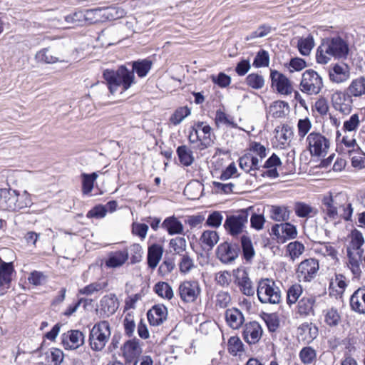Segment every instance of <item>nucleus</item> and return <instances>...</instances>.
I'll list each match as a JSON object with an SVG mask.
<instances>
[{"instance_id":"423d86ee","label":"nucleus","mask_w":365,"mask_h":365,"mask_svg":"<svg viewBox=\"0 0 365 365\" xmlns=\"http://www.w3.org/2000/svg\"><path fill=\"white\" fill-rule=\"evenodd\" d=\"M322 78L313 69L306 70L302 73L300 90L308 95L318 94L323 88Z\"/></svg>"},{"instance_id":"72a5a7b5","label":"nucleus","mask_w":365,"mask_h":365,"mask_svg":"<svg viewBox=\"0 0 365 365\" xmlns=\"http://www.w3.org/2000/svg\"><path fill=\"white\" fill-rule=\"evenodd\" d=\"M153 291L155 294H157L160 297L171 299L173 296V290L172 287L169 283L166 282H158L153 287Z\"/></svg>"},{"instance_id":"1a4fd4ad","label":"nucleus","mask_w":365,"mask_h":365,"mask_svg":"<svg viewBox=\"0 0 365 365\" xmlns=\"http://www.w3.org/2000/svg\"><path fill=\"white\" fill-rule=\"evenodd\" d=\"M216 257L223 264L232 263L240 252V247L238 243L225 241L217 245Z\"/></svg>"},{"instance_id":"2f4dec72","label":"nucleus","mask_w":365,"mask_h":365,"mask_svg":"<svg viewBox=\"0 0 365 365\" xmlns=\"http://www.w3.org/2000/svg\"><path fill=\"white\" fill-rule=\"evenodd\" d=\"M6 194L2 202L1 209L8 211L16 212V203L19 199V191L11 188L6 189Z\"/></svg>"},{"instance_id":"052dcab7","label":"nucleus","mask_w":365,"mask_h":365,"mask_svg":"<svg viewBox=\"0 0 365 365\" xmlns=\"http://www.w3.org/2000/svg\"><path fill=\"white\" fill-rule=\"evenodd\" d=\"M178 266L180 273L186 274L194 267L193 259L187 253L182 255Z\"/></svg>"},{"instance_id":"13d9d810","label":"nucleus","mask_w":365,"mask_h":365,"mask_svg":"<svg viewBox=\"0 0 365 365\" xmlns=\"http://www.w3.org/2000/svg\"><path fill=\"white\" fill-rule=\"evenodd\" d=\"M106 286H107L106 282L101 283V282H96L91 283V284L85 286L82 289H80L78 290V293L80 294H83V295H91L94 292H97L98 291L103 289L104 288L106 287Z\"/></svg>"},{"instance_id":"a878e982","label":"nucleus","mask_w":365,"mask_h":365,"mask_svg":"<svg viewBox=\"0 0 365 365\" xmlns=\"http://www.w3.org/2000/svg\"><path fill=\"white\" fill-rule=\"evenodd\" d=\"M14 272H15L14 263L6 262L0 258V287L11 284Z\"/></svg>"},{"instance_id":"393cba45","label":"nucleus","mask_w":365,"mask_h":365,"mask_svg":"<svg viewBox=\"0 0 365 365\" xmlns=\"http://www.w3.org/2000/svg\"><path fill=\"white\" fill-rule=\"evenodd\" d=\"M269 213L272 220L285 222L289 220L292 210L285 205H272Z\"/></svg>"},{"instance_id":"f704fd0d","label":"nucleus","mask_w":365,"mask_h":365,"mask_svg":"<svg viewBox=\"0 0 365 365\" xmlns=\"http://www.w3.org/2000/svg\"><path fill=\"white\" fill-rule=\"evenodd\" d=\"M219 239L218 233L216 231L205 230L202 233L200 240L202 246L207 247L209 250H212L218 242Z\"/></svg>"},{"instance_id":"ea45409f","label":"nucleus","mask_w":365,"mask_h":365,"mask_svg":"<svg viewBox=\"0 0 365 365\" xmlns=\"http://www.w3.org/2000/svg\"><path fill=\"white\" fill-rule=\"evenodd\" d=\"M245 84L255 90L262 88L265 83L264 77L257 73L248 74L245 79Z\"/></svg>"},{"instance_id":"4c0bfd02","label":"nucleus","mask_w":365,"mask_h":365,"mask_svg":"<svg viewBox=\"0 0 365 365\" xmlns=\"http://www.w3.org/2000/svg\"><path fill=\"white\" fill-rule=\"evenodd\" d=\"M304 250V244L297 240L291 242L286 246V252L292 261L302 255Z\"/></svg>"},{"instance_id":"9b49d317","label":"nucleus","mask_w":365,"mask_h":365,"mask_svg":"<svg viewBox=\"0 0 365 365\" xmlns=\"http://www.w3.org/2000/svg\"><path fill=\"white\" fill-rule=\"evenodd\" d=\"M201 292L197 281H184L178 287L180 299L186 303L194 302Z\"/></svg>"},{"instance_id":"3c124183","label":"nucleus","mask_w":365,"mask_h":365,"mask_svg":"<svg viewBox=\"0 0 365 365\" xmlns=\"http://www.w3.org/2000/svg\"><path fill=\"white\" fill-rule=\"evenodd\" d=\"M346 255L349 259V264L351 266L350 269L351 272L353 273L355 277H359L361 273L359 264V262L361 260L355 257L353 252L351 250V248L349 247L346 248Z\"/></svg>"},{"instance_id":"5fc2aeb1","label":"nucleus","mask_w":365,"mask_h":365,"mask_svg":"<svg viewBox=\"0 0 365 365\" xmlns=\"http://www.w3.org/2000/svg\"><path fill=\"white\" fill-rule=\"evenodd\" d=\"M210 78L215 85L222 88H227L231 83V77L224 72H220L217 75H212Z\"/></svg>"},{"instance_id":"a18cd8bd","label":"nucleus","mask_w":365,"mask_h":365,"mask_svg":"<svg viewBox=\"0 0 365 365\" xmlns=\"http://www.w3.org/2000/svg\"><path fill=\"white\" fill-rule=\"evenodd\" d=\"M228 352L232 356L244 351V344L237 336H231L227 341Z\"/></svg>"},{"instance_id":"a19ab883","label":"nucleus","mask_w":365,"mask_h":365,"mask_svg":"<svg viewBox=\"0 0 365 365\" xmlns=\"http://www.w3.org/2000/svg\"><path fill=\"white\" fill-rule=\"evenodd\" d=\"M351 96L359 97L365 93V78L360 77L353 80L348 88Z\"/></svg>"},{"instance_id":"473e14b6","label":"nucleus","mask_w":365,"mask_h":365,"mask_svg":"<svg viewBox=\"0 0 365 365\" xmlns=\"http://www.w3.org/2000/svg\"><path fill=\"white\" fill-rule=\"evenodd\" d=\"M294 210L295 215L298 217L301 218H309L318 213V210L317 209L312 207L310 205L301 201H297L294 203Z\"/></svg>"},{"instance_id":"7c9ffc66","label":"nucleus","mask_w":365,"mask_h":365,"mask_svg":"<svg viewBox=\"0 0 365 365\" xmlns=\"http://www.w3.org/2000/svg\"><path fill=\"white\" fill-rule=\"evenodd\" d=\"M98 177L97 172H93L91 173H82L81 174V190L84 195H88L92 192L94 183Z\"/></svg>"},{"instance_id":"4d7b16f0","label":"nucleus","mask_w":365,"mask_h":365,"mask_svg":"<svg viewBox=\"0 0 365 365\" xmlns=\"http://www.w3.org/2000/svg\"><path fill=\"white\" fill-rule=\"evenodd\" d=\"M222 220L223 216L220 211H212L208 215L205 225L212 228H217L221 225Z\"/></svg>"},{"instance_id":"8fccbe9b","label":"nucleus","mask_w":365,"mask_h":365,"mask_svg":"<svg viewBox=\"0 0 365 365\" xmlns=\"http://www.w3.org/2000/svg\"><path fill=\"white\" fill-rule=\"evenodd\" d=\"M289 72L300 71L307 66V62L304 58L299 57H292L289 61L284 64Z\"/></svg>"},{"instance_id":"7ed1b4c3","label":"nucleus","mask_w":365,"mask_h":365,"mask_svg":"<svg viewBox=\"0 0 365 365\" xmlns=\"http://www.w3.org/2000/svg\"><path fill=\"white\" fill-rule=\"evenodd\" d=\"M110 326L108 321L103 320L94 324L89 333L91 348L96 351H101L110 336Z\"/></svg>"},{"instance_id":"b1692460","label":"nucleus","mask_w":365,"mask_h":365,"mask_svg":"<svg viewBox=\"0 0 365 365\" xmlns=\"http://www.w3.org/2000/svg\"><path fill=\"white\" fill-rule=\"evenodd\" d=\"M161 227L166 230L169 235L183 233V225L175 215L166 217L162 222Z\"/></svg>"},{"instance_id":"f257e3e1","label":"nucleus","mask_w":365,"mask_h":365,"mask_svg":"<svg viewBox=\"0 0 365 365\" xmlns=\"http://www.w3.org/2000/svg\"><path fill=\"white\" fill-rule=\"evenodd\" d=\"M102 77L112 95L119 87H122L123 91H125L136 83L133 71L128 68L125 64L120 65L116 70L110 68L103 70Z\"/></svg>"},{"instance_id":"de8ad7c7","label":"nucleus","mask_w":365,"mask_h":365,"mask_svg":"<svg viewBox=\"0 0 365 365\" xmlns=\"http://www.w3.org/2000/svg\"><path fill=\"white\" fill-rule=\"evenodd\" d=\"M262 319L266 324L268 331L271 333L276 331L279 327V318L274 314L263 312Z\"/></svg>"},{"instance_id":"4be33fe9","label":"nucleus","mask_w":365,"mask_h":365,"mask_svg":"<svg viewBox=\"0 0 365 365\" xmlns=\"http://www.w3.org/2000/svg\"><path fill=\"white\" fill-rule=\"evenodd\" d=\"M225 316L227 324L233 329H240L245 322L242 312L237 308L227 309Z\"/></svg>"},{"instance_id":"864d4df0","label":"nucleus","mask_w":365,"mask_h":365,"mask_svg":"<svg viewBox=\"0 0 365 365\" xmlns=\"http://www.w3.org/2000/svg\"><path fill=\"white\" fill-rule=\"evenodd\" d=\"M101 12V8L85 10L86 25L94 24L102 21Z\"/></svg>"},{"instance_id":"39448f33","label":"nucleus","mask_w":365,"mask_h":365,"mask_svg":"<svg viewBox=\"0 0 365 365\" xmlns=\"http://www.w3.org/2000/svg\"><path fill=\"white\" fill-rule=\"evenodd\" d=\"M322 46H325V53L335 59L345 60L349 54L348 42L339 36L322 38Z\"/></svg>"},{"instance_id":"c03bdc74","label":"nucleus","mask_w":365,"mask_h":365,"mask_svg":"<svg viewBox=\"0 0 365 365\" xmlns=\"http://www.w3.org/2000/svg\"><path fill=\"white\" fill-rule=\"evenodd\" d=\"M269 54L267 51L264 49H260L254 58L252 62V66L259 68L267 67L269 64Z\"/></svg>"},{"instance_id":"ddd939ff","label":"nucleus","mask_w":365,"mask_h":365,"mask_svg":"<svg viewBox=\"0 0 365 365\" xmlns=\"http://www.w3.org/2000/svg\"><path fill=\"white\" fill-rule=\"evenodd\" d=\"M140 340L135 336L128 339L120 347L122 356L124 357L126 363H132L133 361L139 358L143 349L140 344Z\"/></svg>"},{"instance_id":"dca6fc26","label":"nucleus","mask_w":365,"mask_h":365,"mask_svg":"<svg viewBox=\"0 0 365 365\" xmlns=\"http://www.w3.org/2000/svg\"><path fill=\"white\" fill-rule=\"evenodd\" d=\"M85 336L78 329H72L63 334L61 338V344L65 349H76L83 344Z\"/></svg>"},{"instance_id":"412c9836","label":"nucleus","mask_w":365,"mask_h":365,"mask_svg":"<svg viewBox=\"0 0 365 365\" xmlns=\"http://www.w3.org/2000/svg\"><path fill=\"white\" fill-rule=\"evenodd\" d=\"M351 309L359 314H365V287H359L350 297Z\"/></svg>"},{"instance_id":"aec40b11","label":"nucleus","mask_w":365,"mask_h":365,"mask_svg":"<svg viewBox=\"0 0 365 365\" xmlns=\"http://www.w3.org/2000/svg\"><path fill=\"white\" fill-rule=\"evenodd\" d=\"M127 65L131 67L133 74H137L139 78L145 77L150 71L153 62L148 58L143 59H138L127 63Z\"/></svg>"},{"instance_id":"37998d69","label":"nucleus","mask_w":365,"mask_h":365,"mask_svg":"<svg viewBox=\"0 0 365 365\" xmlns=\"http://www.w3.org/2000/svg\"><path fill=\"white\" fill-rule=\"evenodd\" d=\"M191 110L187 106L178 108L170 117V121L174 125L180 124L186 117L190 115Z\"/></svg>"},{"instance_id":"9d476101","label":"nucleus","mask_w":365,"mask_h":365,"mask_svg":"<svg viewBox=\"0 0 365 365\" xmlns=\"http://www.w3.org/2000/svg\"><path fill=\"white\" fill-rule=\"evenodd\" d=\"M269 79L271 81V87L274 88L277 93L285 96L292 93V86L291 81L282 73L275 69H271Z\"/></svg>"},{"instance_id":"6e6552de","label":"nucleus","mask_w":365,"mask_h":365,"mask_svg":"<svg viewBox=\"0 0 365 365\" xmlns=\"http://www.w3.org/2000/svg\"><path fill=\"white\" fill-rule=\"evenodd\" d=\"M297 227L289 222L274 224L271 227L270 235L278 244H284L294 240L297 236Z\"/></svg>"},{"instance_id":"0eeeda50","label":"nucleus","mask_w":365,"mask_h":365,"mask_svg":"<svg viewBox=\"0 0 365 365\" xmlns=\"http://www.w3.org/2000/svg\"><path fill=\"white\" fill-rule=\"evenodd\" d=\"M307 149L312 156H324L328 153L329 140L319 132H311L307 137Z\"/></svg>"},{"instance_id":"5701e85b","label":"nucleus","mask_w":365,"mask_h":365,"mask_svg":"<svg viewBox=\"0 0 365 365\" xmlns=\"http://www.w3.org/2000/svg\"><path fill=\"white\" fill-rule=\"evenodd\" d=\"M163 254L162 245L153 243L148 247L147 254V264L148 267L154 269L158 266Z\"/></svg>"},{"instance_id":"20e7f679","label":"nucleus","mask_w":365,"mask_h":365,"mask_svg":"<svg viewBox=\"0 0 365 365\" xmlns=\"http://www.w3.org/2000/svg\"><path fill=\"white\" fill-rule=\"evenodd\" d=\"M257 294L262 304H279L281 299L280 290L275 282L269 278H262L258 282Z\"/></svg>"},{"instance_id":"e433bc0d","label":"nucleus","mask_w":365,"mask_h":365,"mask_svg":"<svg viewBox=\"0 0 365 365\" xmlns=\"http://www.w3.org/2000/svg\"><path fill=\"white\" fill-rule=\"evenodd\" d=\"M250 227L257 231L262 230L266 222L264 214L259 212V209H257V212H256L255 207L252 206V210L250 211Z\"/></svg>"},{"instance_id":"338daca9","label":"nucleus","mask_w":365,"mask_h":365,"mask_svg":"<svg viewBox=\"0 0 365 365\" xmlns=\"http://www.w3.org/2000/svg\"><path fill=\"white\" fill-rule=\"evenodd\" d=\"M359 117L357 113L351 115L349 120H345L343 125L344 132L355 131L359 125Z\"/></svg>"},{"instance_id":"49530a36","label":"nucleus","mask_w":365,"mask_h":365,"mask_svg":"<svg viewBox=\"0 0 365 365\" xmlns=\"http://www.w3.org/2000/svg\"><path fill=\"white\" fill-rule=\"evenodd\" d=\"M299 356L303 364H311L317 358V352L312 346H304L300 350Z\"/></svg>"},{"instance_id":"c85d7f7f","label":"nucleus","mask_w":365,"mask_h":365,"mask_svg":"<svg viewBox=\"0 0 365 365\" xmlns=\"http://www.w3.org/2000/svg\"><path fill=\"white\" fill-rule=\"evenodd\" d=\"M176 153L180 163L184 167L190 166L195 161L192 151L185 145H179Z\"/></svg>"},{"instance_id":"09e8293b","label":"nucleus","mask_w":365,"mask_h":365,"mask_svg":"<svg viewBox=\"0 0 365 365\" xmlns=\"http://www.w3.org/2000/svg\"><path fill=\"white\" fill-rule=\"evenodd\" d=\"M85 17V11H76L65 16V21L76 26H83L86 25Z\"/></svg>"},{"instance_id":"2eb2a0df","label":"nucleus","mask_w":365,"mask_h":365,"mask_svg":"<svg viewBox=\"0 0 365 365\" xmlns=\"http://www.w3.org/2000/svg\"><path fill=\"white\" fill-rule=\"evenodd\" d=\"M262 333L263 330L259 323L252 321L245 325L242 336L247 344H255L260 340Z\"/></svg>"},{"instance_id":"c756f323","label":"nucleus","mask_w":365,"mask_h":365,"mask_svg":"<svg viewBox=\"0 0 365 365\" xmlns=\"http://www.w3.org/2000/svg\"><path fill=\"white\" fill-rule=\"evenodd\" d=\"M242 256L246 262H251L255 255V251L251 238L245 235L240 237Z\"/></svg>"},{"instance_id":"4468645a","label":"nucleus","mask_w":365,"mask_h":365,"mask_svg":"<svg viewBox=\"0 0 365 365\" xmlns=\"http://www.w3.org/2000/svg\"><path fill=\"white\" fill-rule=\"evenodd\" d=\"M233 277L235 283L239 287L240 290L243 294L249 297L255 294V289L252 286V282L245 269L238 268L234 270Z\"/></svg>"},{"instance_id":"58836bf2","label":"nucleus","mask_w":365,"mask_h":365,"mask_svg":"<svg viewBox=\"0 0 365 365\" xmlns=\"http://www.w3.org/2000/svg\"><path fill=\"white\" fill-rule=\"evenodd\" d=\"M314 46V37L309 34L306 38L299 39L297 48L299 53L304 56H309Z\"/></svg>"},{"instance_id":"774afa93","label":"nucleus","mask_w":365,"mask_h":365,"mask_svg":"<svg viewBox=\"0 0 365 365\" xmlns=\"http://www.w3.org/2000/svg\"><path fill=\"white\" fill-rule=\"evenodd\" d=\"M47 277L41 271H32L29 277V282L34 286H39L43 282H46Z\"/></svg>"},{"instance_id":"bb28decb","label":"nucleus","mask_w":365,"mask_h":365,"mask_svg":"<svg viewBox=\"0 0 365 365\" xmlns=\"http://www.w3.org/2000/svg\"><path fill=\"white\" fill-rule=\"evenodd\" d=\"M118 304L115 294L104 296L100 301L101 310L107 316L113 314L118 309Z\"/></svg>"},{"instance_id":"6ab92c4d","label":"nucleus","mask_w":365,"mask_h":365,"mask_svg":"<svg viewBox=\"0 0 365 365\" xmlns=\"http://www.w3.org/2000/svg\"><path fill=\"white\" fill-rule=\"evenodd\" d=\"M129 258V252L127 248L122 250L112 251L108 254L106 260V266L109 268L121 267Z\"/></svg>"},{"instance_id":"a211bd4d","label":"nucleus","mask_w":365,"mask_h":365,"mask_svg":"<svg viewBox=\"0 0 365 365\" xmlns=\"http://www.w3.org/2000/svg\"><path fill=\"white\" fill-rule=\"evenodd\" d=\"M350 77L349 68L347 64L344 66L339 63H334L330 66L329 70V80L336 83H341L346 81Z\"/></svg>"},{"instance_id":"c9c22d12","label":"nucleus","mask_w":365,"mask_h":365,"mask_svg":"<svg viewBox=\"0 0 365 365\" xmlns=\"http://www.w3.org/2000/svg\"><path fill=\"white\" fill-rule=\"evenodd\" d=\"M101 16L102 21H113L123 17L125 14L124 10L115 7L101 8Z\"/></svg>"},{"instance_id":"f03ea898","label":"nucleus","mask_w":365,"mask_h":365,"mask_svg":"<svg viewBox=\"0 0 365 365\" xmlns=\"http://www.w3.org/2000/svg\"><path fill=\"white\" fill-rule=\"evenodd\" d=\"M252 210V206H250L237 210L233 215H227L223 226L227 234L236 237L242 233Z\"/></svg>"},{"instance_id":"79ce46f5","label":"nucleus","mask_w":365,"mask_h":365,"mask_svg":"<svg viewBox=\"0 0 365 365\" xmlns=\"http://www.w3.org/2000/svg\"><path fill=\"white\" fill-rule=\"evenodd\" d=\"M322 202L326 207L324 210L326 215L332 220L336 219L338 217V210L337 207L334 205L331 193H329V195L324 196Z\"/></svg>"},{"instance_id":"f8f14e48","label":"nucleus","mask_w":365,"mask_h":365,"mask_svg":"<svg viewBox=\"0 0 365 365\" xmlns=\"http://www.w3.org/2000/svg\"><path fill=\"white\" fill-rule=\"evenodd\" d=\"M319 269V261L314 258H309L299 263L297 274L304 282H311L316 277Z\"/></svg>"},{"instance_id":"680f3d73","label":"nucleus","mask_w":365,"mask_h":365,"mask_svg":"<svg viewBox=\"0 0 365 365\" xmlns=\"http://www.w3.org/2000/svg\"><path fill=\"white\" fill-rule=\"evenodd\" d=\"M215 122L217 126L220 123H222L233 128H237V123L233 120H230L227 115L220 109L216 110Z\"/></svg>"},{"instance_id":"603ef678","label":"nucleus","mask_w":365,"mask_h":365,"mask_svg":"<svg viewBox=\"0 0 365 365\" xmlns=\"http://www.w3.org/2000/svg\"><path fill=\"white\" fill-rule=\"evenodd\" d=\"M302 292V287L299 284L292 285L287 290V303L291 306L296 303Z\"/></svg>"},{"instance_id":"69168bd1","label":"nucleus","mask_w":365,"mask_h":365,"mask_svg":"<svg viewBox=\"0 0 365 365\" xmlns=\"http://www.w3.org/2000/svg\"><path fill=\"white\" fill-rule=\"evenodd\" d=\"M130 263L131 264H135L141 261L143 250L142 247L137 243H134L130 245Z\"/></svg>"},{"instance_id":"6e6d98bb","label":"nucleus","mask_w":365,"mask_h":365,"mask_svg":"<svg viewBox=\"0 0 365 365\" xmlns=\"http://www.w3.org/2000/svg\"><path fill=\"white\" fill-rule=\"evenodd\" d=\"M170 248L173 249L175 254L182 255L186 250V240L183 237H176L170 240Z\"/></svg>"},{"instance_id":"cd10ccee","label":"nucleus","mask_w":365,"mask_h":365,"mask_svg":"<svg viewBox=\"0 0 365 365\" xmlns=\"http://www.w3.org/2000/svg\"><path fill=\"white\" fill-rule=\"evenodd\" d=\"M316 302L314 296L303 297L298 301L297 312L300 316L307 317L310 314H314V304Z\"/></svg>"},{"instance_id":"f3484780","label":"nucleus","mask_w":365,"mask_h":365,"mask_svg":"<svg viewBox=\"0 0 365 365\" xmlns=\"http://www.w3.org/2000/svg\"><path fill=\"white\" fill-rule=\"evenodd\" d=\"M168 309L163 304H155L147 312L148 321L150 326L158 327L167 319Z\"/></svg>"},{"instance_id":"0e129e2a","label":"nucleus","mask_w":365,"mask_h":365,"mask_svg":"<svg viewBox=\"0 0 365 365\" xmlns=\"http://www.w3.org/2000/svg\"><path fill=\"white\" fill-rule=\"evenodd\" d=\"M123 325L125 334L128 337L133 336L135 329V323L130 313H128L125 317L123 322Z\"/></svg>"},{"instance_id":"bf43d9fd","label":"nucleus","mask_w":365,"mask_h":365,"mask_svg":"<svg viewBox=\"0 0 365 365\" xmlns=\"http://www.w3.org/2000/svg\"><path fill=\"white\" fill-rule=\"evenodd\" d=\"M351 242L349 248L359 249L364 244V238L361 231L354 228L350 233Z\"/></svg>"},{"instance_id":"e2e57ef3","label":"nucleus","mask_w":365,"mask_h":365,"mask_svg":"<svg viewBox=\"0 0 365 365\" xmlns=\"http://www.w3.org/2000/svg\"><path fill=\"white\" fill-rule=\"evenodd\" d=\"M107 214L106 206L98 204L93 207L86 214V217L91 219H100L104 217Z\"/></svg>"}]
</instances>
